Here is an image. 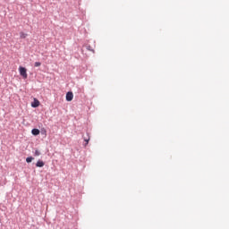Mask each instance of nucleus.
I'll return each instance as SVG.
<instances>
[{"label":"nucleus","mask_w":229,"mask_h":229,"mask_svg":"<svg viewBox=\"0 0 229 229\" xmlns=\"http://www.w3.org/2000/svg\"><path fill=\"white\" fill-rule=\"evenodd\" d=\"M87 49H89V51H92V53H94V49H90V46H89V47H87Z\"/></svg>","instance_id":"11"},{"label":"nucleus","mask_w":229,"mask_h":229,"mask_svg":"<svg viewBox=\"0 0 229 229\" xmlns=\"http://www.w3.org/2000/svg\"><path fill=\"white\" fill-rule=\"evenodd\" d=\"M32 135H40V131L38 129H32Z\"/></svg>","instance_id":"4"},{"label":"nucleus","mask_w":229,"mask_h":229,"mask_svg":"<svg viewBox=\"0 0 229 229\" xmlns=\"http://www.w3.org/2000/svg\"><path fill=\"white\" fill-rule=\"evenodd\" d=\"M74 95L72 91L66 93V101H72Z\"/></svg>","instance_id":"3"},{"label":"nucleus","mask_w":229,"mask_h":229,"mask_svg":"<svg viewBox=\"0 0 229 229\" xmlns=\"http://www.w3.org/2000/svg\"><path fill=\"white\" fill-rule=\"evenodd\" d=\"M26 37H28V34H26L24 32H20V38H26Z\"/></svg>","instance_id":"6"},{"label":"nucleus","mask_w":229,"mask_h":229,"mask_svg":"<svg viewBox=\"0 0 229 229\" xmlns=\"http://www.w3.org/2000/svg\"><path fill=\"white\" fill-rule=\"evenodd\" d=\"M36 165L37 167H44V161L38 160Z\"/></svg>","instance_id":"5"},{"label":"nucleus","mask_w":229,"mask_h":229,"mask_svg":"<svg viewBox=\"0 0 229 229\" xmlns=\"http://www.w3.org/2000/svg\"><path fill=\"white\" fill-rule=\"evenodd\" d=\"M84 140H85V142H86L85 146H87V144H89V141L90 140V139H88V140L85 139Z\"/></svg>","instance_id":"10"},{"label":"nucleus","mask_w":229,"mask_h":229,"mask_svg":"<svg viewBox=\"0 0 229 229\" xmlns=\"http://www.w3.org/2000/svg\"><path fill=\"white\" fill-rule=\"evenodd\" d=\"M40 65H42V64L40 62H36L34 64V67H40Z\"/></svg>","instance_id":"9"},{"label":"nucleus","mask_w":229,"mask_h":229,"mask_svg":"<svg viewBox=\"0 0 229 229\" xmlns=\"http://www.w3.org/2000/svg\"><path fill=\"white\" fill-rule=\"evenodd\" d=\"M19 71H20V74L21 76H22L23 80H27L28 79V72L26 68L20 66L19 67Z\"/></svg>","instance_id":"1"},{"label":"nucleus","mask_w":229,"mask_h":229,"mask_svg":"<svg viewBox=\"0 0 229 229\" xmlns=\"http://www.w3.org/2000/svg\"><path fill=\"white\" fill-rule=\"evenodd\" d=\"M26 162H27V164H30V163L33 162V157H27Z\"/></svg>","instance_id":"7"},{"label":"nucleus","mask_w":229,"mask_h":229,"mask_svg":"<svg viewBox=\"0 0 229 229\" xmlns=\"http://www.w3.org/2000/svg\"><path fill=\"white\" fill-rule=\"evenodd\" d=\"M31 106L32 108H37L40 106V101H38V99L37 98H34V101L31 103Z\"/></svg>","instance_id":"2"},{"label":"nucleus","mask_w":229,"mask_h":229,"mask_svg":"<svg viewBox=\"0 0 229 229\" xmlns=\"http://www.w3.org/2000/svg\"><path fill=\"white\" fill-rule=\"evenodd\" d=\"M34 157H40V152L38 149L35 150Z\"/></svg>","instance_id":"8"}]
</instances>
